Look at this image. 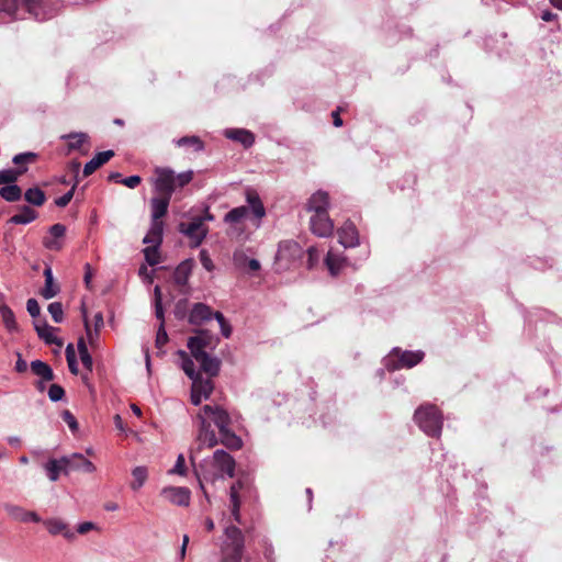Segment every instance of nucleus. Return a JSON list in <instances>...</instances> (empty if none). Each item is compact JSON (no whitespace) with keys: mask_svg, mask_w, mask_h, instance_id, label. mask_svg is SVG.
Listing matches in <instances>:
<instances>
[{"mask_svg":"<svg viewBox=\"0 0 562 562\" xmlns=\"http://www.w3.org/2000/svg\"><path fill=\"white\" fill-rule=\"evenodd\" d=\"M36 158L37 154L33 151H25L15 155L12 158V161L14 165H16L18 168H26L25 165L34 162Z\"/></svg>","mask_w":562,"mask_h":562,"instance_id":"37998d69","label":"nucleus"},{"mask_svg":"<svg viewBox=\"0 0 562 562\" xmlns=\"http://www.w3.org/2000/svg\"><path fill=\"white\" fill-rule=\"evenodd\" d=\"M329 206V196L325 191H316L311 195L306 203V211L313 214L327 213Z\"/></svg>","mask_w":562,"mask_h":562,"instance_id":"f3484780","label":"nucleus"},{"mask_svg":"<svg viewBox=\"0 0 562 562\" xmlns=\"http://www.w3.org/2000/svg\"><path fill=\"white\" fill-rule=\"evenodd\" d=\"M0 316L4 327L9 333H18L19 325L15 321L13 311L5 304L0 305Z\"/></svg>","mask_w":562,"mask_h":562,"instance_id":"473e14b6","label":"nucleus"},{"mask_svg":"<svg viewBox=\"0 0 562 562\" xmlns=\"http://www.w3.org/2000/svg\"><path fill=\"white\" fill-rule=\"evenodd\" d=\"M76 187H77V182L72 186V188L69 191H67L61 196L57 198L55 200V204L57 206H59V207L67 206L69 204V202L71 201V199L74 198V193H75Z\"/></svg>","mask_w":562,"mask_h":562,"instance_id":"5fc2aeb1","label":"nucleus"},{"mask_svg":"<svg viewBox=\"0 0 562 562\" xmlns=\"http://www.w3.org/2000/svg\"><path fill=\"white\" fill-rule=\"evenodd\" d=\"M27 168L3 169L0 170V184H13L20 176L26 172Z\"/></svg>","mask_w":562,"mask_h":562,"instance_id":"58836bf2","label":"nucleus"},{"mask_svg":"<svg viewBox=\"0 0 562 562\" xmlns=\"http://www.w3.org/2000/svg\"><path fill=\"white\" fill-rule=\"evenodd\" d=\"M310 228L318 237H329L334 232V223L328 213L312 214Z\"/></svg>","mask_w":562,"mask_h":562,"instance_id":"9d476101","label":"nucleus"},{"mask_svg":"<svg viewBox=\"0 0 562 562\" xmlns=\"http://www.w3.org/2000/svg\"><path fill=\"white\" fill-rule=\"evenodd\" d=\"M191 338H199L201 346L199 350H204L206 347L212 345V337L206 331H199V335L192 336Z\"/></svg>","mask_w":562,"mask_h":562,"instance_id":"052dcab7","label":"nucleus"},{"mask_svg":"<svg viewBox=\"0 0 562 562\" xmlns=\"http://www.w3.org/2000/svg\"><path fill=\"white\" fill-rule=\"evenodd\" d=\"M98 529H99L98 526L94 522H91V521L80 522L77 526V532L79 535H86V533H88L91 530H98Z\"/></svg>","mask_w":562,"mask_h":562,"instance_id":"e2e57ef3","label":"nucleus"},{"mask_svg":"<svg viewBox=\"0 0 562 562\" xmlns=\"http://www.w3.org/2000/svg\"><path fill=\"white\" fill-rule=\"evenodd\" d=\"M5 513L15 521L20 522H41L42 518L36 512L26 510L25 508L13 505V504H4L3 506Z\"/></svg>","mask_w":562,"mask_h":562,"instance_id":"ddd939ff","label":"nucleus"},{"mask_svg":"<svg viewBox=\"0 0 562 562\" xmlns=\"http://www.w3.org/2000/svg\"><path fill=\"white\" fill-rule=\"evenodd\" d=\"M194 360L199 362L201 369L210 376L218 374L221 369V361L216 357L210 356L205 350H199L201 341L199 338H189L187 344Z\"/></svg>","mask_w":562,"mask_h":562,"instance_id":"423d86ee","label":"nucleus"},{"mask_svg":"<svg viewBox=\"0 0 562 562\" xmlns=\"http://www.w3.org/2000/svg\"><path fill=\"white\" fill-rule=\"evenodd\" d=\"M170 474L186 475L187 468L183 454H179L173 468L169 471Z\"/></svg>","mask_w":562,"mask_h":562,"instance_id":"6e6d98bb","label":"nucleus"},{"mask_svg":"<svg viewBox=\"0 0 562 562\" xmlns=\"http://www.w3.org/2000/svg\"><path fill=\"white\" fill-rule=\"evenodd\" d=\"M241 487V483L237 482L233 484L229 488V501H231V514L234 518V520L238 524H240V501L238 496V490Z\"/></svg>","mask_w":562,"mask_h":562,"instance_id":"2f4dec72","label":"nucleus"},{"mask_svg":"<svg viewBox=\"0 0 562 562\" xmlns=\"http://www.w3.org/2000/svg\"><path fill=\"white\" fill-rule=\"evenodd\" d=\"M192 178H193V172L191 170H188V171H184V172H181L178 175H176L173 172V181L176 184V189L183 188L184 186H187L188 183L191 182Z\"/></svg>","mask_w":562,"mask_h":562,"instance_id":"8fccbe9b","label":"nucleus"},{"mask_svg":"<svg viewBox=\"0 0 562 562\" xmlns=\"http://www.w3.org/2000/svg\"><path fill=\"white\" fill-rule=\"evenodd\" d=\"M203 221L202 216H196L189 223L179 224V232L190 238L192 247H199L207 235Z\"/></svg>","mask_w":562,"mask_h":562,"instance_id":"1a4fd4ad","label":"nucleus"},{"mask_svg":"<svg viewBox=\"0 0 562 562\" xmlns=\"http://www.w3.org/2000/svg\"><path fill=\"white\" fill-rule=\"evenodd\" d=\"M180 355L183 356L181 368L184 371V373L191 380H193L194 378L200 375L201 373L195 370L194 361L192 359L188 358L186 352H183V351H181Z\"/></svg>","mask_w":562,"mask_h":562,"instance_id":"c03bdc74","label":"nucleus"},{"mask_svg":"<svg viewBox=\"0 0 562 562\" xmlns=\"http://www.w3.org/2000/svg\"><path fill=\"white\" fill-rule=\"evenodd\" d=\"M214 313L211 307L204 303H195L189 314V323L192 325H202L204 322L213 318Z\"/></svg>","mask_w":562,"mask_h":562,"instance_id":"412c9836","label":"nucleus"},{"mask_svg":"<svg viewBox=\"0 0 562 562\" xmlns=\"http://www.w3.org/2000/svg\"><path fill=\"white\" fill-rule=\"evenodd\" d=\"M154 191L159 196L171 199L176 184L173 181V170L167 167H157L155 169V178L153 179Z\"/></svg>","mask_w":562,"mask_h":562,"instance_id":"6e6552de","label":"nucleus"},{"mask_svg":"<svg viewBox=\"0 0 562 562\" xmlns=\"http://www.w3.org/2000/svg\"><path fill=\"white\" fill-rule=\"evenodd\" d=\"M43 524L52 536L61 535L68 541H72L76 538V533L60 518H48Z\"/></svg>","mask_w":562,"mask_h":562,"instance_id":"dca6fc26","label":"nucleus"},{"mask_svg":"<svg viewBox=\"0 0 562 562\" xmlns=\"http://www.w3.org/2000/svg\"><path fill=\"white\" fill-rule=\"evenodd\" d=\"M0 196L8 202H16L22 196L21 188L13 183L0 188Z\"/></svg>","mask_w":562,"mask_h":562,"instance_id":"4c0bfd02","label":"nucleus"},{"mask_svg":"<svg viewBox=\"0 0 562 562\" xmlns=\"http://www.w3.org/2000/svg\"><path fill=\"white\" fill-rule=\"evenodd\" d=\"M223 134L226 138L241 144L245 148L251 147L255 143L254 133L245 128H225Z\"/></svg>","mask_w":562,"mask_h":562,"instance_id":"6ab92c4d","label":"nucleus"},{"mask_svg":"<svg viewBox=\"0 0 562 562\" xmlns=\"http://www.w3.org/2000/svg\"><path fill=\"white\" fill-rule=\"evenodd\" d=\"M155 315L158 319H160V325L156 335V346L157 348H162L168 341V335L165 329L161 293L158 285L155 286Z\"/></svg>","mask_w":562,"mask_h":562,"instance_id":"f8f14e48","label":"nucleus"},{"mask_svg":"<svg viewBox=\"0 0 562 562\" xmlns=\"http://www.w3.org/2000/svg\"><path fill=\"white\" fill-rule=\"evenodd\" d=\"M173 143L178 147L191 146L194 151L204 150V144L198 136H183L178 139H175Z\"/></svg>","mask_w":562,"mask_h":562,"instance_id":"ea45409f","label":"nucleus"},{"mask_svg":"<svg viewBox=\"0 0 562 562\" xmlns=\"http://www.w3.org/2000/svg\"><path fill=\"white\" fill-rule=\"evenodd\" d=\"M0 13L11 20L24 19L21 12V0H0Z\"/></svg>","mask_w":562,"mask_h":562,"instance_id":"393cba45","label":"nucleus"},{"mask_svg":"<svg viewBox=\"0 0 562 562\" xmlns=\"http://www.w3.org/2000/svg\"><path fill=\"white\" fill-rule=\"evenodd\" d=\"M38 214L36 211L27 205L21 206V212L13 215L9 222L14 225H26L37 218Z\"/></svg>","mask_w":562,"mask_h":562,"instance_id":"c756f323","label":"nucleus"},{"mask_svg":"<svg viewBox=\"0 0 562 562\" xmlns=\"http://www.w3.org/2000/svg\"><path fill=\"white\" fill-rule=\"evenodd\" d=\"M213 387L212 380L210 378L204 379L201 374L192 380V389L202 394L205 400L211 395Z\"/></svg>","mask_w":562,"mask_h":562,"instance_id":"f704fd0d","label":"nucleus"},{"mask_svg":"<svg viewBox=\"0 0 562 562\" xmlns=\"http://www.w3.org/2000/svg\"><path fill=\"white\" fill-rule=\"evenodd\" d=\"M67 465V456H64L59 459L50 458L47 462L43 464V469L46 473L47 479L50 482L58 481L60 474L68 475Z\"/></svg>","mask_w":562,"mask_h":562,"instance_id":"4468645a","label":"nucleus"},{"mask_svg":"<svg viewBox=\"0 0 562 562\" xmlns=\"http://www.w3.org/2000/svg\"><path fill=\"white\" fill-rule=\"evenodd\" d=\"M27 369V363L24 359H22L21 355H18V360L15 362V370L20 373L25 372Z\"/></svg>","mask_w":562,"mask_h":562,"instance_id":"69168bd1","label":"nucleus"},{"mask_svg":"<svg viewBox=\"0 0 562 562\" xmlns=\"http://www.w3.org/2000/svg\"><path fill=\"white\" fill-rule=\"evenodd\" d=\"M82 314H83V321H85V327H86L87 336H88L89 341L92 344L94 336H98V331H99V329H100L101 327H103V324H104L103 315H102V313H100V312H99V313H97V314L94 315V327H95V333L93 334V333L91 331L90 325H89V323H88V319H87V315H86V311H85V310H83Z\"/></svg>","mask_w":562,"mask_h":562,"instance_id":"a19ab883","label":"nucleus"},{"mask_svg":"<svg viewBox=\"0 0 562 562\" xmlns=\"http://www.w3.org/2000/svg\"><path fill=\"white\" fill-rule=\"evenodd\" d=\"M26 310H27L29 314L33 318H36L41 314L40 304H38V302L35 299H29L27 300V302H26Z\"/></svg>","mask_w":562,"mask_h":562,"instance_id":"bf43d9fd","label":"nucleus"},{"mask_svg":"<svg viewBox=\"0 0 562 562\" xmlns=\"http://www.w3.org/2000/svg\"><path fill=\"white\" fill-rule=\"evenodd\" d=\"M59 286L54 281H45L44 288L41 290V294L44 299L49 300L57 295Z\"/></svg>","mask_w":562,"mask_h":562,"instance_id":"3c124183","label":"nucleus"},{"mask_svg":"<svg viewBox=\"0 0 562 562\" xmlns=\"http://www.w3.org/2000/svg\"><path fill=\"white\" fill-rule=\"evenodd\" d=\"M66 359H67L69 371L72 374H78V363H77V359H76L75 349L71 344H69L66 347Z\"/></svg>","mask_w":562,"mask_h":562,"instance_id":"49530a36","label":"nucleus"},{"mask_svg":"<svg viewBox=\"0 0 562 562\" xmlns=\"http://www.w3.org/2000/svg\"><path fill=\"white\" fill-rule=\"evenodd\" d=\"M34 328L38 335V337L44 340L46 345H57L61 346L63 341L56 337L55 331L56 328L52 327L47 324L46 321H37L34 323Z\"/></svg>","mask_w":562,"mask_h":562,"instance_id":"aec40b11","label":"nucleus"},{"mask_svg":"<svg viewBox=\"0 0 562 562\" xmlns=\"http://www.w3.org/2000/svg\"><path fill=\"white\" fill-rule=\"evenodd\" d=\"M66 467L68 468V474L74 471H82L86 473H92L95 471V465L81 453L67 456Z\"/></svg>","mask_w":562,"mask_h":562,"instance_id":"a211bd4d","label":"nucleus"},{"mask_svg":"<svg viewBox=\"0 0 562 562\" xmlns=\"http://www.w3.org/2000/svg\"><path fill=\"white\" fill-rule=\"evenodd\" d=\"M199 259L203 268L212 272L215 269V265L213 263V260L211 259L209 251L206 249H201L199 254Z\"/></svg>","mask_w":562,"mask_h":562,"instance_id":"603ef678","label":"nucleus"},{"mask_svg":"<svg viewBox=\"0 0 562 562\" xmlns=\"http://www.w3.org/2000/svg\"><path fill=\"white\" fill-rule=\"evenodd\" d=\"M140 181H142V178L137 175H134V176L123 178L121 180V183L130 189H134L140 183Z\"/></svg>","mask_w":562,"mask_h":562,"instance_id":"680f3d73","label":"nucleus"},{"mask_svg":"<svg viewBox=\"0 0 562 562\" xmlns=\"http://www.w3.org/2000/svg\"><path fill=\"white\" fill-rule=\"evenodd\" d=\"M300 252V246L293 240H283L279 243L277 259H289L295 257Z\"/></svg>","mask_w":562,"mask_h":562,"instance_id":"7c9ffc66","label":"nucleus"},{"mask_svg":"<svg viewBox=\"0 0 562 562\" xmlns=\"http://www.w3.org/2000/svg\"><path fill=\"white\" fill-rule=\"evenodd\" d=\"M414 420L427 436L439 437L441 435L443 417L437 406L432 404L420 405L415 411Z\"/></svg>","mask_w":562,"mask_h":562,"instance_id":"7ed1b4c3","label":"nucleus"},{"mask_svg":"<svg viewBox=\"0 0 562 562\" xmlns=\"http://www.w3.org/2000/svg\"><path fill=\"white\" fill-rule=\"evenodd\" d=\"M425 357L422 350H402L394 347L384 358L383 366L387 371L412 369L423 361Z\"/></svg>","mask_w":562,"mask_h":562,"instance_id":"39448f33","label":"nucleus"},{"mask_svg":"<svg viewBox=\"0 0 562 562\" xmlns=\"http://www.w3.org/2000/svg\"><path fill=\"white\" fill-rule=\"evenodd\" d=\"M319 260V252L316 247H310L307 249V267L313 269Z\"/></svg>","mask_w":562,"mask_h":562,"instance_id":"4d7b16f0","label":"nucleus"},{"mask_svg":"<svg viewBox=\"0 0 562 562\" xmlns=\"http://www.w3.org/2000/svg\"><path fill=\"white\" fill-rule=\"evenodd\" d=\"M194 266L193 259L183 260L175 270L173 280L176 284L183 286L187 284Z\"/></svg>","mask_w":562,"mask_h":562,"instance_id":"cd10ccee","label":"nucleus"},{"mask_svg":"<svg viewBox=\"0 0 562 562\" xmlns=\"http://www.w3.org/2000/svg\"><path fill=\"white\" fill-rule=\"evenodd\" d=\"M63 420L68 425L70 430L75 432L78 429V423L75 418V416L69 411H64L61 413Z\"/></svg>","mask_w":562,"mask_h":562,"instance_id":"13d9d810","label":"nucleus"},{"mask_svg":"<svg viewBox=\"0 0 562 562\" xmlns=\"http://www.w3.org/2000/svg\"><path fill=\"white\" fill-rule=\"evenodd\" d=\"M32 372L40 376L43 381H52L54 379V372L52 368L42 360H33L31 362Z\"/></svg>","mask_w":562,"mask_h":562,"instance_id":"72a5a7b5","label":"nucleus"},{"mask_svg":"<svg viewBox=\"0 0 562 562\" xmlns=\"http://www.w3.org/2000/svg\"><path fill=\"white\" fill-rule=\"evenodd\" d=\"M114 156V151L109 149L95 154V156L86 162L83 167V176L88 177L92 175L98 168L106 164Z\"/></svg>","mask_w":562,"mask_h":562,"instance_id":"b1692460","label":"nucleus"},{"mask_svg":"<svg viewBox=\"0 0 562 562\" xmlns=\"http://www.w3.org/2000/svg\"><path fill=\"white\" fill-rule=\"evenodd\" d=\"M133 481L131 482V488L133 491L139 490L148 477V471L146 467L139 465L132 470Z\"/></svg>","mask_w":562,"mask_h":562,"instance_id":"e433bc0d","label":"nucleus"},{"mask_svg":"<svg viewBox=\"0 0 562 562\" xmlns=\"http://www.w3.org/2000/svg\"><path fill=\"white\" fill-rule=\"evenodd\" d=\"M48 312L55 323H61L64 319L63 305L59 302H53L48 305Z\"/></svg>","mask_w":562,"mask_h":562,"instance_id":"09e8293b","label":"nucleus"},{"mask_svg":"<svg viewBox=\"0 0 562 562\" xmlns=\"http://www.w3.org/2000/svg\"><path fill=\"white\" fill-rule=\"evenodd\" d=\"M557 16L558 15L555 13H553L549 10H544L541 13V20H543L544 22H551V21L555 20Z\"/></svg>","mask_w":562,"mask_h":562,"instance_id":"774afa93","label":"nucleus"},{"mask_svg":"<svg viewBox=\"0 0 562 562\" xmlns=\"http://www.w3.org/2000/svg\"><path fill=\"white\" fill-rule=\"evenodd\" d=\"M77 347H78V351H79V356H80V360L83 364V367L88 370V371H92V368H93V361H92V357L91 355L89 353L88 351V348H87V345L85 342V340L82 338H80L78 340V344H77Z\"/></svg>","mask_w":562,"mask_h":562,"instance_id":"79ce46f5","label":"nucleus"},{"mask_svg":"<svg viewBox=\"0 0 562 562\" xmlns=\"http://www.w3.org/2000/svg\"><path fill=\"white\" fill-rule=\"evenodd\" d=\"M233 261L236 268L256 272L260 269V262L257 259L248 258L244 251H235Z\"/></svg>","mask_w":562,"mask_h":562,"instance_id":"a878e982","label":"nucleus"},{"mask_svg":"<svg viewBox=\"0 0 562 562\" xmlns=\"http://www.w3.org/2000/svg\"><path fill=\"white\" fill-rule=\"evenodd\" d=\"M65 396L64 389L58 384H52L48 389V397L52 402H58Z\"/></svg>","mask_w":562,"mask_h":562,"instance_id":"864d4df0","label":"nucleus"},{"mask_svg":"<svg viewBox=\"0 0 562 562\" xmlns=\"http://www.w3.org/2000/svg\"><path fill=\"white\" fill-rule=\"evenodd\" d=\"M60 139L67 142V154L74 150H81L85 144H89V135L83 132L63 134Z\"/></svg>","mask_w":562,"mask_h":562,"instance_id":"4be33fe9","label":"nucleus"},{"mask_svg":"<svg viewBox=\"0 0 562 562\" xmlns=\"http://www.w3.org/2000/svg\"><path fill=\"white\" fill-rule=\"evenodd\" d=\"M338 241L345 248H353L359 245V234L353 223L346 222L338 231Z\"/></svg>","mask_w":562,"mask_h":562,"instance_id":"2eb2a0df","label":"nucleus"},{"mask_svg":"<svg viewBox=\"0 0 562 562\" xmlns=\"http://www.w3.org/2000/svg\"><path fill=\"white\" fill-rule=\"evenodd\" d=\"M162 234H164V223L162 222H151L150 228L146 236L143 239L144 244L160 247L162 243Z\"/></svg>","mask_w":562,"mask_h":562,"instance_id":"c85d7f7f","label":"nucleus"},{"mask_svg":"<svg viewBox=\"0 0 562 562\" xmlns=\"http://www.w3.org/2000/svg\"><path fill=\"white\" fill-rule=\"evenodd\" d=\"M24 199L31 205L42 206L46 201V195L42 189L34 187L25 191Z\"/></svg>","mask_w":562,"mask_h":562,"instance_id":"c9c22d12","label":"nucleus"},{"mask_svg":"<svg viewBox=\"0 0 562 562\" xmlns=\"http://www.w3.org/2000/svg\"><path fill=\"white\" fill-rule=\"evenodd\" d=\"M198 432L190 448V461L200 488L206 495L204 482H215L235 475V459L225 450L217 449L211 457L196 462L204 448H213L218 441L229 449H239L241 439L229 429L231 416L222 406L206 404L196 415Z\"/></svg>","mask_w":562,"mask_h":562,"instance_id":"f257e3e1","label":"nucleus"},{"mask_svg":"<svg viewBox=\"0 0 562 562\" xmlns=\"http://www.w3.org/2000/svg\"><path fill=\"white\" fill-rule=\"evenodd\" d=\"M246 201L248 205H243L238 207L232 209L228 213H226L224 217V222L227 224H238L241 221L252 218L256 221L255 226H260V221L266 215V209L260 200L258 193L254 190L246 191Z\"/></svg>","mask_w":562,"mask_h":562,"instance_id":"f03ea898","label":"nucleus"},{"mask_svg":"<svg viewBox=\"0 0 562 562\" xmlns=\"http://www.w3.org/2000/svg\"><path fill=\"white\" fill-rule=\"evenodd\" d=\"M169 198L156 195L150 200L151 222H162L161 218L167 214L170 203Z\"/></svg>","mask_w":562,"mask_h":562,"instance_id":"5701e85b","label":"nucleus"},{"mask_svg":"<svg viewBox=\"0 0 562 562\" xmlns=\"http://www.w3.org/2000/svg\"><path fill=\"white\" fill-rule=\"evenodd\" d=\"M161 496L177 506H189L191 492L184 486H166L160 492Z\"/></svg>","mask_w":562,"mask_h":562,"instance_id":"9b49d317","label":"nucleus"},{"mask_svg":"<svg viewBox=\"0 0 562 562\" xmlns=\"http://www.w3.org/2000/svg\"><path fill=\"white\" fill-rule=\"evenodd\" d=\"M213 317L217 321L222 335L225 338H229L232 335V326L226 321L224 315L221 312H215Z\"/></svg>","mask_w":562,"mask_h":562,"instance_id":"de8ad7c7","label":"nucleus"},{"mask_svg":"<svg viewBox=\"0 0 562 562\" xmlns=\"http://www.w3.org/2000/svg\"><path fill=\"white\" fill-rule=\"evenodd\" d=\"M204 396L198 393L195 390L191 389V402L193 405H200Z\"/></svg>","mask_w":562,"mask_h":562,"instance_id":"338daca9","label":"nucleus"},{"mask_svg":"<svg viewBox=\"0 0 562 562\" xmlns=\"http://www.w3.org/2000/svg\"><path fill=\"white\" fill-rule=\"evenodd\" d=\"M325 265L330 276L336 277L346 265V258L330 249L325 258Z\"/></svg>","mask_w":562,"mask_h":562,"instance_id":"bb28decb","label":"nucleus"},{"mask_svg":"<svg viewBox=\"0 0 562 562\" xmlns=\"http://www.w3.org/2000/svg\"><path fill=\"white\" fill-rule=\"evenodd\" d=\"M159 247L156 246H147L143 252L145 256V260L149 266H156L159 263Z\"/></svg>","mask_w":562,"mask_h":562,"instance_id":"a18cd8bd","label":"nucleus"},{"mask_svg":"<svg viewBox=\"0 0 562 562\" xmlns=\"http://www.w3.org/2000/svg\"><path fill=\"white\" fill-rule=\"evenodd\" d=\"M225 539L221 547L223 562H241L245 538L239 528L227 526L224 530Z\"/></svg>","mask_w":562,"mask_h":562,"instance_id":"20e7f679","label":"nucleus"},{"mask_svg":"<svg viewBox=\"0 0 562 562\" xmlns=\"http://www.w3.org/2000/svg\"><path fill=\"white\" fill-rule=\"evenodd\" d=\"M66 233V227L65 225L63 224H54L53 226H50L49 228V234L55 237V238H60L65 235Z\"/></svg>","mask_w":562,"mask_h":562,"instance_id":"0e129e2a","label":"nucleus"},{"mask_svg":"<svg viewBox=\"0 0 562 562\" xmlns=\"http://www.w3.org/2000/svg\"><path fill=\"white\" fill-rule=\"evenodd\" d=\"M21 12L24 19L33 18L36 21L48 20L54 15L50 0H21Z\"/></svg>","mask_w":562,"mask_h":562,"instance_id":"0eeeda50","label":"nucleus"}]
</instances>
